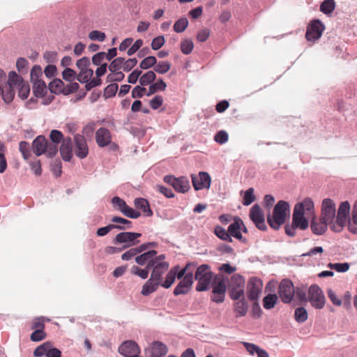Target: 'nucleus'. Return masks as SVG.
<instances>
[{
	"label": "nucleus",
	"mask_w": 357,
	"mask_h": 357,
	"mask_svg": "<svg viewBox=\"0 0 357 357\" xmlns=\"http://www.w3.org/2000/svg\"><path fill=\"white\" fill-rule=\"evenodd\" d=\"M180 266L178 265L174 266L172 267L167 274L166 275L165 280H164L163 287L165 289H169L172 284L174 282L176 274L180 271Z\"/></svg>",
	"instance_id": "obj_26"
},
{
	"label": "nucleus",
	"mask_w": 357,
	"mask_h": 357,
	"mask_svg": "<svg viewBox=\"0 0 357 357\" xmlns=\"http://www.w3.org/2000/svg\"><path fill=\"white\" fill-rule=\"evenodd\" d=\"M188 26V20L186 17H181L178 20L174 25V30L176 33H182Z\"/></svg>",
	"instance_id": "obj_47"
},
{
	"label": "nucleus",
	"mask_w": 357,
	"mask_h": 357,
	"mask_svg": "<svg viewBox=\"0 0 357 357\" xmlns=\"http://www.w3.org/2000/svg\"><path fill=\"white\" fill-rule=\"evenodd\" d=\"M245 280L243 276L235 274L231 278L229 284V295L232 300L236 301L243 297L245 294Z\"/></svg>",
	"instance_id": "obj_7"
},
{
	"label": "nucleus",
	"mask_w": 357,
	"mask_h": 357,
	"mask_svg": "<svg viewBox=\"0 0 357 357\" xmlns=\"http://www.w3.org/2000/svg\"><path fill=\"white\" fill-rule=\"evenodd\" d=\"M118 91V84L112 83L106 86L104 91V96L108 98L114 96Z\"/></svg>",
	"instance_id": "obj_57"
},
{
	"label": "nucleus",
	"mask_w": 357,
	"mask_h": 357,
	"mask_svg": "<svg viewBox=\"0 0 357 357\" xmlns=\"http://www.w3.org/2000/svg\"><path fill=\"white\" fill-rule=\"evenodd\" d=\"M191 178L192 185L196 191L210 188L211 178L208 173L200 172L198 175L192 174Z\"/></svg>",
	"instance_id": "obj_13"
},
{
	"label": "nucleus",
	"mask_w": 357,
	"mask_h": 357,
	"mask_svg": "<svg viewBox=\"0 0 357 357\" xmlns=\"http://www.w3.org/2000/svg\"><path fill=\"white\" fill-rule=\"evenodd\" d=\"M255 200V196L254 195V189L252 188H250L245 192L242 203L244 206H249Z\"/></svg>",
	"instance_id": "obj_50"
},
{
	"label": "nucleus",
	"mask_w": 357,
	"mask_h": 357,
	"mask_svg": "<svg viewBox=\"0 0 357 357\" xmlns=\"http://www.w3.org/2000/svg\"><path fill=\"white\" fill-rule=\"evenodd\" d=\"M290 206L287 202L280 200L273 208V214L267 215V222L273 229L278 230L284 224L286 218L289 215Z\"/></svg>",
	"instance_id": "obj_3"
},
{
	"label": "nucleus",
	"mask_w": 357,
	"mask_h": 357,
	"mask_svg": "<svg viewBox=\"0 0 357 357\" xmlns=\"http://www.w3.org/2000/svg\"><path fill=\"white\" fill-rule=\"evenodd\" d=\"M150 268L151 267H149V264H147L143 269L139 268L137 266H133L131 268V273L133 275L139 276L142 279H146L149 276Z\"/></svg>",
	"instance_id": "obj_41"
},
{
	"label": "nucleus",
	"mask_w": 357,
	"mask_h": 357,
	"mask_svg": "<svg viewBox=\"0 0 357 357\" xmlns=\"http://www.w3.org/2000/svg\"><path fill=\"white\" fill-rule=\"evenodd\" d=\"M19 150L22 154L23 158L27 160L31 156L30 145L27 142L22 141L19 144Z\"/></svg>",
	"instance_id": "obj_48"
},
{
	"label": "nucleus",
	"mask_w": 357,
	"mask_h": 357,
	"mask_svg": "<svg viewBox=\"0 0 357 357\" xmlns=\"http://www.w3.org/2000/svg\"><path fill=\"white\" fill-rule=\"evenodd\" d=\"M59 151L61 156L64 161H70L73 158V141L70 137H66L63 139Z\"/></svg>",
	"instance_id": "obj_18"
},
{
	"label": "nucleus",
	"mask_w": 357,
	"mask_h": 357,
	"mask_svg": "<svg viewBox=\"0 0 357 357\" xmlns=\"http://www.w3.org/2000/svg\"><path fill=\"white\" fill-rule=\"evenodd\" d=\"M248 305L245 299L243 298L234 304V311L236 313V317H243L247 314Z\"/></svg>",
	"instance_id": "obj_32"
},
{
	"label": "nucleus",
	"mask_w": 357,
	"mask_h": 357,
	"mask_svg": "<svg viewBox=\"0 0 357 357\" xmlns=\"http://www.w3.org/2000/svg\"><path fill=\"white\" fill-rule=\"evenodd\" d=\"M226 290V284L223 280H220L213 284V294L225 295Z\"/></svg>",
	"instance_id": "obj_51"
},
{
	"label": "nucleus",
	"mask_w": 357,
	"mask_h": 357,
	"mask_svg": "<svg viewBox=\"0 0 357 357\" xmlns=\"http://www.w3.org/2000/svg\"><path fill=\"white\" fill-rule=\"evenodd\" d=\"M75 155L80 158H86L89 154V147L85 137L79 134L74 135Z\"/></svg>",
	"instance_id": "obj_14"
},
{
	"label": "nucleus",
	"mask_w": 357,
	"mask_h": 357,
	"mask_svg": "<svg viewBox=\"0 0 357 357\" xmlns=\"http://www.w3.org/2000/svg\"><path fill=\"white\" fill-rule=\"evenodd\" d=\"M167 84L163 81L162 79H159L154 84H151L149 88V91L146 93L147 96H150L152 94H154L158 91H164L166 89Z\"/></svg>",
	"instance_id": "obj_33"
},
{
	"label": "nucleus",
	"mask_w": 357,
	"mask_h": 357,
	"mask_svg": "<svg viewBox=\"0 0 357 357\" xmlns=\"http://www.w3.org/2000/svg\"><path fill=\"white\" fill-rule=\"evenodd\" d=\"M142 234L137 232L123 231L118 234L114 239L113 243L123 244L122 248L125 250L130 247H132L137 244L139 241L137 240Z\"/></svg>",
	"instance_id": "obj_9"
},
{
	"label": "nucleus",
	"mask_w": 357,
	"mask_h": 357,
	"mask_svg": "<svg viewBox=\"0 0 357 357\" xmlns=\"http://www.w3.org/2000/svg\"><path fill=\"white\" fill-rule=\"evenodd\" d=\"M250 218L259 229L262 231L266 229L264 215L258 204H254L250 208Z\"/></svg>",
	"instance_id": "obj_16"
},
{
	"label": "nucleus",
	"mask_w": 357,
	"mask_h": 357,
	"mask_svg": "<svg viewBox=\"0 0 357 357\" xmlns=\"http://www.w3.org/2000/svg\"><path fill=\"white\" fill-rule=\"evenodd\" d=\"M156 58L154 56H149L144 58L140 63L139 67L141 69L147 70L156 64Z\"/></svg>",
	"instance_id": "obj_46"
},
{
	"label": "nucleus",
	"mask_w": 357,
	"mask_h": 357,
	"mask_svg": "<svg viewBox=\"0 0 357 357\" xmlns=\"http://www.w3.org/2000/svg\"><path fill=\"white\" fill-rule=\"evenodd\" d=\"M134 204L137 208L142 211L146 216L150 217L153 215V212L146 199L144 198H136L134 200Z\"/></svg>",
	"instance_id": "obj_28"
},
{
	"label": "nucleus",
	"mask_w": 357,
	"mask_h": 357,
	"mask_svg": "<svg viewBox=\"0 0 357 357\" xmlns=\"http://www.w3.org/2000/svg\"><path fill=\"white\" fill-rule=\"evenodd\" d=\"M93 75V71L92 69H85L84 70H81L79 72L77 75V79L80 83H86L91 78Z\"/></svg>",
	"instance_id": "obj_45"
},
{
	"label": "nucleus",
	"mask_w": 357,
	"mask_h": 357,
	"mask_svg": "<svg viewBox=\"0 0 357 357\" xmlns=\"http://www.w3.org/2000/svg\"><path fill=\"white\" fill-rule=\"evenodd\" d=\"M125 62V58L123 57H118L113 60L109 66V70L112 73H115L116 71H119V70L123 67V63Z\"/></svg>",
	"instance_id": "obj_44"
},
{
	"label": "nucleus",
	"mask_w": 357,
	"mask_h": 357,
	"mask_svg": "<svg viewBox=\"0 0 357 357\" xmlns=\"http://www.w3.org/2000/svg\"><path fill=\"white\" fill-rule=\"evenodd\" d=\"M307 301L315 309H322L325 305V296L321 289L317 284L311 285L308 290Z\"/></svg>",
	"instance_id": "obj_8"
},
{
	"label": "nucleus",
	"mask_w": 357,
	"mask_h": 357,
	"mask_svg": "<svg viewBox=\"0 0 357 357\" xmlns=\"http://www.w3.org/2000/svg\"><path fill=\"white\" fill-rule=\"evenodd\" d=\"M335 205L331 199H324L322 202L321 218L319 219L320 227L317 228L312 222L311 229L316 235H322L327 229L328 224L331 226L335 221Z\"/></svg>",
	"instance_id": "obj_2"
},
{
	"label": "nucleus",
	"mask_w": 357,
	"mask_h": 357,
	"mask_svg": "<svg viewBox=\"0 0 357 357\" xmlns=\"http://www.w3.org/2000/svg\"><path fill=\"white\" fill-rule=\"evenodd\" d=\"M58 153V144L52 143V142H47V149L45 150V154L47 155L48 158L54 157Z\"/></svg>",
	"instance_id": "obj_55"
},
{
	"label": "nucleus",
	"mask_w": 357,
	"mask_h": 357,
	"mask_svg": "<svg viewBox=\"0 0 357 357\" xmlns=\"http://www.w3.org/2000/svg\"><path fill=\"white\" fill-rule=\"evenodd\" d=\"M156 78L154 71L149 70L144 75L139 76V84L142 86H147L153 83Z\"/></svg>",
	"instance_id": "obj_34"
},
{
	"label": "nucleus",
	"mask_w": 357,
	"mask_h": 357,
	"mask_svg": "<svg viewBox=\"0 0 357 357\" xmlns=\"http://www.w3.org/2000/svg\"><path fill=\"white\" fill-rule=\"evenodd\" d=\"M149 351V357H165L168 351V349L164 343L155 341L151 344Z\"/></svg>",
	"instance_id": "obj_21"
},
{
	"label": "nucleus",
	"mask_w": 357,
	"mask_h": 357,
	"mask_svg": "<svg viewBox=\"0 0 357 357\" xmlns=\"http://www.w3.org/2000/svg\"><path fill=\"white\" fill-rule=\"evenodd\" d=\"M194 47L193 43L190 39H185L181 42V50L184 54H189Z\"/></svg>",
	"instance_id": "obj_53"
},
{
	"label": "nucleus",
	"mask_w": 357,
	"mask_h": 357,
	"mask_svg": "<svg viewBox=\"0 0 357 357\" xmlns=\"http://www.w3.org/2000/svg\"><path fill=\"white\" fill-rule=\"evenodd\" d=\"M241 225H243V221L240 218H235L234 222L231 223L228 227V231L230 234V236H233L238 240H240L241 242L245 243H247L246 238H243L242 234H241Z\"/></svg>",
	"instance_id": "obj_19"
},
{
	"label": "nucleus",
	"mask_w": 357,
	"mask_h": 357,
	"mask_svg": "<svg viewBox=\"0 0 357 357\" xmlns=\"http://www.w3.org/2000/svg\"><path fill=\"white\" fill-rule=\"evenodd\" d=\"M122 213L130 218L136 219L139 218L141 215V213L133 209L132 208L130 207L128 205L123 209Z\"/></svg>",
	"instance_id": "obj_61"
},
{
	"label": "nucleus",
	"mask_w": 357,
	"mask_h": 357,
	"mask_svg": "<svg viewBox=\"0 0 357 357\" xmlns=\"http://www.w3.org/2000/svg\"><path fill=\"white\" fill-rule=\"evenodd\" d=\"M215 234L221 240L231 242L232 238L229 234L228 229L226 230L221 226H216L214 229Z\"/></svg>",
	"instance_id": "obj_38"
},
{
	"label": "nucleus",
	"mask_w": 357,
	"mask_h": 357,
	"mask_svg": "<svg viewBox=\"0 0 357 357\" xmlns=\"http://www.w3.org/2000/svg\"><path fill=\"white\" fill-rule=\"evenodd\" d=\"M263 288V282L261 279L257 277H252L247 284V295L250 301H257L259 298Z\"/></svg>",
	"instance_id": "obj_11"
},
{
	"label": "nucleus",
	"mask_w": 357,
	"mask_h": 357,
	"mask_svg": "<svg viewBox=\"0 0 357 357\" xmlns=\"http://www.w3.org/2000/svg\"><path fill=\"white\" fill-rule=\"evenodd\" d=\"M335 8L334 0H324L320 6V10L326 15H329L335 10Z\"/></svg>",
	"instance_id": "obj_39"
},
{
	"label": "nucleus",
	"mask_w": 357,
	"mask_h": 357,
	"mask_svg": "<svg viewBox=\"0 0 357 357\" xmlns=\"http://www.w3.org/2000/svg\"><path fill=\"white\" fill-rule=\"evenodd\" d=\"M350 211V204L349 202L345 201L340 204L335 221L331 225V229L335 232H340L345 225L348 215Z\"/></svg>",
	"instance_id": "obj_6"
},
{
	"label": "nucleus",
	"mask_w": 357,
	"mask_h": 357,
	"mask_svg": "<svg viewBox=\"0 0 357 357\" xmlns=\"http://www.w3.org/2000/svg\"><path fill=\"white\" fill-rule=\"evenodd\" d=\"M76 72L70 68H66L62 72V77L64 80L67 82H73L76 78Z\"/></svg>",
	"instance_id": "obj_59"
},
{
	"label": "nucleus",
	"mask_w": 357,
	"mask_h": 357,
	"mask_svg": "<svg viewBox=\"0 0 357 357\" xmlns=\"http://www.w3.org/2000/svg\"><path fill=\"white\" fill-rule=\"evenodd\" d=\"M228 134L225 130L218 131L214 136V140L220 144H225L228 141Z\"/></svg>",
	"instance_id": "obj_60"
},
{
	"label": "nucleus",
	"mask_w": 357,
	"mask_h": 357,
	"mask_svg": "<svg viewBox=\"0 0 357 357\" xmlns=\"http://www.w3.org/2000/svg\"><path fill=\"white\" fill-rule=\"evenodd\" d=\"M165 42V37L163 36H159L154 38L151 42V48L153 50H159L162 46L164 45Z\"/></svg>",
	"instance_id": "obj_63"
},
{
	"label": "nucleus",
	"mask_w": 357,
	"mask_h": 357,
	"mask_svg": "<svg viewBox=\"0 0 357 357\" xmlns=\"http://www.w3.org/2000/svg\"><path fill=\"white\" fill-rule=\"evenodd\" d=\"M157 254V252L154 250H149L142 255L137 256L135 257V261L140 266H143L145 264H149L151 261H152V258L155 257Z\"/></svg>",
	"instance_id": "obj_29"
},
{
	"label": "nucleus",
	"mask_w": 357,
	"mask_h": 357,
	"mask_svg": "<svg viewBox=\"0 0 357 357\" xmlns=\"http://www.w3.org/2000/svg\"><path fill=\"white\" fill-rule=\"evenodd\" d=\"M278 296L275 294H269L266 296L263 299V306L266 310L273 308L277 303Z\"/></svg>",
	"instance_id": "obj_37"
},
{
	"label": "nucleus",
	"mask_w": 357,
	"mask_h": 357,
	"mask_svg": "<svg viewBox=\"0 0 357 357\" xmlns=\"http://www.w3.org/2000/svg\"><path fill=\"white\" fill-rule=\"evenodd\" d=\"M325 26L319 20H314L307 26L305 38L308 41L314 42L321 38Z\"/></svg>",
	"instance_id": "obj_12"
},
{
	"label": "nucleus",
	"mask_w": 357,
	"mask_h": 357,
	"mask_svg": "<svg viewBox=\"0 0 357 357\" xmlns=\"http://www.w3.org/2000/svg\"><path fill=\"white\" fill-rule=\"evenodd\" d=\"M64 83L60 79H54L49 84L50 91L53 93H63L64 91Z\"/></svg>",
	"instance_id": "obj_35"
},
{
	"label": "nucleus",
	"mask_w": 357,
	"mask_h": 357,
	"mask_svg": "<svg viewBox=\"0 0 357 357\" xmlns=\"http://www.w3.org/2000/svg\"><path fill=\"white\" fill-rule=\"evenodd\" d=\"M118 351L125 357H137L140 354V349L135 342L128 340L122 343Z\"/></svg>",
	"instance_id": "obj_17"
},
{
	"label": "nucleus",
	"mask_w": 357,
	"mask_h": 357,
	"mask_svg": "<svg viewBox=\"0 0 357 357\" xmlns=\"http://www.w3.org/2000/svg\"><path fill=\"white\" fill-rule=\"evenodd\" d=\"M50 138L52 141L51 142L56 144H59L60 142L62 143L63 139H65L63 138V133L58 130H52L50 132Z\"/></svg>",
	"instance_id": "obj_54"
},
{
	"label": "nucleus",
	"mask_w": 357,
	"mask_h": 357,
	"mask_svg": "<svg viewBox=\"0 0 357 357\" xmlns=\"http://www.w3.org/2000/svg\"><path fill=\"white\" fill-rule=\"evenodd\" d=\"M173 188L178 192L185 193L188 192L190 188L188 178L184 176L176 178Z\"/></svg>",
	"instance_id": "obj_24"
},
{
	"label": "nucleus",
	"mask_w": 357,
	"mask_h": 357,
	"mask_svg": "<svg viewBox=\"0 0 357 357\" xmlns=\"http://www.w3.org/2000/svg\"><path fill=\"white\" fill-rule=\"evenodd\" d=\"M30 76L31 82L40 80V77L43 76L42 68L40 66L37 65L34 66L31 70Z\"/></svg>",
	"instance_id": "obj_56"
},
{
	"label": "nucleus",
	"mask_w": 357,
	"mask_h": 357,
	"mask_svg": "<svg viewBox=\"0 0 357 357\" xmlns=\"http://www.w3.org/2000/svg\"><path fill=\"white\" fill-rule=\"evenodd\" d=\"M24 81L15 71H10L8 74V84L11 89H16Z\"/></svg>",
	"instance_id": "obj_30"
},
{
	"label": "nucleus",
	"mask_w": 357,
	"mask_h": 357,
	"mask_svg": "<svg viewBox=\"0 0 357 357\" xmlns=\"http://www.w3.org/2000/svg\"><path fill=\"white\" fill-rule=\"evenodd\" d=\"M16 89L19 91V96L25 100L28 98L30 92V87L27 82H24Z\"/></svg>",
	"instance_id": "obj_52"
},
{
	"label": "nucleus",
	"mask_w": 357,
	"mask_h": 357,
	"mask_svg": "<svg viewBox=\"0 0 357 357\" xmlns=\"http://www.w3.org/2000/svg\"><path fill=\"white\" fill-rule=\"evenodd\" d=\"M301 206L294 207L291 225L285 226V233L289 236L293 237L295 236L296 228L305 230L309 226L308 220L304 217L305 213L301 211Z\"/></svg>",
	"instance_id": "obj_4"
},
{
	"label": "nucleus",
	"mask_w": 357,
	"mask_h": 357,
	"mask_svg": "<svg viewBox=\"0 0 357 357\" xmlns=\"http://www.w3.org/2000/svg\"><path fill=\"white\" fill-rule=\"evenodd\" d=\"M47 140L43 135L38 136L32 142L33 151L36 155L45 154L47 149Z\"/></svg>",
	"instance_id": "obj_22"
},
{
	"label": "nucleus",
	"mask_w": 357,
	"mask_h": 357,
	"mask_svg": "<svg viewBox=\"0 0 357 357\" xmlns=\"http://www.w3.org/2000/svg\"><path fill=\"white\" fill-rule=\"evenodd\" d=\"M52 347V345L51 342H45L35 349L33 351V356L36 357H42L45 355V357H47V354L52 351L54 349Z\"/></svg>",
	"instance_id": "obj_27"
},
{
	"label": "nucleus",
	"mask_w": 357,
	"mask_h": 357,
	"mask_svg": "<svg viewBox=\"0 0 357 357\" xmlns=\"http://www.w3.org/2000/svg\"><path fill=\"white\" fill-rule=\"evenodd\" d=\"M149 267L152 268L150 278L142 286L141 294L143 296H149L155 292L159 286L163 287V275L168 271L169 263H162L153 265V263L149 264Z\"/></svg>",
	"instance_id": "obj_1"
},
{
	"label": "nucleus",
	"mask_w": 357,
	"mask_h": 357,
	"mask_svg": "<svg viewBox=\"0 0 357 357\" xmlns=\"http://www.w3.org/2000/svg\"><path fill=\"white\" fill-rule=\"evenodd\" d=\"M171 68V64L169 62L166 61L156 62V64L154 66V71L159 74H165L167 73Z\"/></svg>",
	"instance_id": "obj_42"
},
{
	"label": "nucleus",
	"mask_w": 357,
	"mask_h": 357,
	"mask_svg": "<svg viewBox=\"0 0 357 357\" xmlns=\"http://www.w3.org/2000/svg\"><path fill=\"white\" fill-rule=\"evenodd\" d=\"M294 296L301 301L307 302L308 294H307V287L305 286L294 287Z\"/></svg>",
	"instance_id": "obj_40"
},
{
	"label": "nucleus",
	"mask_w": 357,
	"mask_h": 357,
	"mask_svg": "<svg viewBox=\"0 0 357 357\" xmlns=\"http://www.w3.org/2000/svg\"><path fill=\"white\" fill-rule=\"evenodd\" d=\"M111 222L114 224V229L118 230H126L132 228V225L131 221L128 219L119 217V216H114L111 219Z\"/></svg>",
	"instance_id": "obj_23"
},
{
	"label": "nucleus",
	"mask_w": 357,
	"mask_h": 357,
	"mask_svg": "<svg viewBox=\"0 0 357 357\" xmlns=\"http://www.w3.org/2000/svg\"><path fill=\"white\" fill-rule=\"evenodd\" d=\"M50 319L45 317H37L33 322L32 328L35 330H44V321H50Z\"/></svg>",
	"instance_id": "obj_58"
},
{
	"label": "nucleus",
	"mask_w": 357,
	"mask_h": 357,
	"mask_svg": "<svg viewBox=\"0 0 357 357\" xmlns=\"http://www.w3.org/2000/svg\"><path fill=\"white\" fill-rule=\"evenodd\" d=\"M328 266L339 273H345L349 268V264L347 262L344 263H329Z\"/></svg>",
	"instance_id": "obj_49"
},
{
	"label": "nucleus",
	"mask_w": 357,
	"mask_h": 357,
	"mask_svg": "<svg viewBox=\"0 0 357 357\" xmlns=\"http://www.w3.org/2000/svg\"><path fill=\"white\" fill-rule=\"evenodd\" d=\"M33 84V93L36 97H43L46 93V84L43 79L31 82Z\"/></svg>",
	"instance_id": "obj_31"
},
{
	"label": "nucleus",
	"mask_w": 357,
	"mask_h": 357,
	"mask_svg": "<svg viewBox=\"0 0 357 357\" xmlns=\"http://www.w3.org/2000/svg\"><path fill=\"white\" fill-rule=\"evenodd\" d=\"M299 206L301 207V211L304 213L306 212L309 214L312 213L314 208V202L310 198H305L302 202L297 203L294 207Z\"/></svg>",
	"instance_id": "obj_36"
},
{
	"label": "nucleus",
	"mask_w": 357,
	"mask_h": 357,
	"mask_svg": "<svg viewBox=\"0 0 357 357\" xmlns=\"http://www.w3.org/2000/svg\"><path fill=\"white\" fill-rule=\"evenodd\" d=\"M46 337L44 330H35L31 335L30 339L33 342H40Z\"/></svg>",
	"instance_id": "obj_62"
},
{
	"label": "nucleus",
	"mask_w": 357,
	"mask_h": 357,
	"mask_svg": "<svg viewBox=\"0 0 357 357\" xmlns=\"http://www.w3.org/2000/svg\"><path fill=\"white\" fill-rule=\"evenodd\" d=\"M294 317L296 321L303 323L307 319V312L303 307L295 310Z\"/></svg>",
	"instance_id": "obj_43"
},
{
	"label": "nucleus",
	"mask_w": 357,
	"mask_h": 357,
	"mask_svg": "<svg viewBox=\"0 0 357 357\" xmlns=\"http://www.w3.org/2000/svg\"><path fill=\"white\" fill-rule=\"evenodd\" d=\"M213 277L214 274L211 271V267L208 264H202L199 266L195 275V279L198 281L196 290L197 291L207 290L210 287Z\"/></svg>",
	"instance_id": "obj_5"
},
{
	"label": "nucleus",
	"mask_w": 357,
	"mask_h": 357,
	"mask_svg": "<svg viewBox=\"0 0 357 357\" xmlns=\"http://www.w3.org/2000/svg\"><path fill=\"white\" fill-rule=\"evenodd\" d=\"M243 345L251 355L256 354L257 357H269V354L266 350L260 348L255 344L243 342Z\"/></svg>",
	"instance_id": "obj_25"
},
{
	"label": "nucleus",
	"mask_w": 357,
	"mask_h": 357,
	"mask_svg": "<svg viewBox=\"0 0 357 357\" xmlns=\"http://www.w3.org/2000/svg\"><path fill=\"white\" fill-rule=\"evenodd\" d=\"M193 279L192 273H188L174 288V294L175 296L187 294L192 289Z\"/></svg>",
	"instance_id": "obj_15"
},
{
	"label": "nucleus",
	"mask_w": 357,
	"mask_h": 357,
	"mask_svg": "<svg viewBox=\"0 0 357 357\" xmlns=\"http://www.w3.org/2000/svg\"><path fill=\"white\" fill-rule=\"evenodd\" d=\"M110 131L104 127L99 128L96 132V141L98 146L105 147L111 142Z\"/></svg>",
	"instance_id": "obj_20"
},
{
	"label": "nucleus",
	"mask_w": 357,
	"mask_h": 357,
	"mask_svg": "<svg viewBox=\"0 0 357 357\" xmlns=\"http://www.w3.org/2000/svg\"><path fill=\"white\" fill-rule=\"evenodd\" d=\"M146 89L144 86L141 85H137L135 86L132 90V97L133 98H142L146 93Z\"/></svg>",
	"instance_id": "obj_64"
},
{
	"label": "nucleus",
	"mask_w": 357,
	"mask_h": 357,
	"mask_svg": "<svg viewBox=\"0 0 357 357\" xmlns=\"http://www.w3.org/2000/svg\"><path fill=\"white\" fill-rule=\"evenodd\" d=\"M294 286L289 279H283L278 288V295L284 303H290L294 296Z\"/></svg>",
	"instance_id": "obj_10"
}]
</instances>
